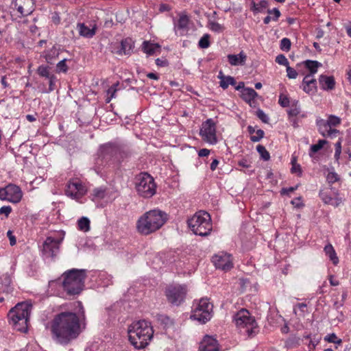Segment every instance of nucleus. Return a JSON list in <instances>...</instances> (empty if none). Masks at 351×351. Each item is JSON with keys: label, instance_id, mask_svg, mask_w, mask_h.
I'll use <instances>...</instances> for the list:
<instances>
[{"label": "nucleus", "instance_id": "obj_1", "mask_svg": "<svg viewBox=\"0 0 351 351\" xmlns=\"http://www.w3.org/2000/svg\"><path fill=\"white\" fill-rule=\"evenodd\" d=\"M52 339L61 345H68L82 332L79 316L73 312L64 311L54 315L49 323Z\"/></svg>", "mask_w": 351, "mask_h": 351}, {"label": "nucleus", "instance_id": "obj_2", "mask_svg": "<svg viewBox=\"0 0 351 351\" xmlns=\"http://www.w3.org/2000/svg\"><path fill=\"white\" fill-rule=\"evenodd\" d=\"M128 338L136 349L145 348L153 337L154 330L150 322L140 320L132 323L128 328Z\"/></svg>", "mask_w": 351, "mask_h": 351}, {"label": "nucleus", "instance_id": "obj_3", "mask_svg": "<svg viewBox=\"0 0 351 351\" xmlns=\"http://www.w3.org/2000/svg\"><path fill=\"white\" fill-rule=\"evenodd\" d=\"M166 214L159 210H152L143 214L137 221L136 228L143 235L159 230L165 223Z\"/></svg>", "mask_w": 351, "mask_h": 351}, {"label": "nucleus", "instance_id": "obj_4", "mask_svg": "<svg viewBox=\"0 0 351 351\" xmlns=\"http://www.w3.org/2000/svg\"><path fill=\"white\" fill-rule=\"evenodd\" d=\"M62 287L69 295H77L84 287V282L87 277L86 269H71L62 274Z\"/></svg>", "mask_w": 351, "mask_h": 351}, {"label": "nucleus", "instance_id": "obj_5", "mask_svg": "<svg viewBox=\"0 0 351 351\" xmlns=\"http://www.w3.org/2000/svg\"><path fill=\"white\" fill-rule=\"evenodd\" d=\"M233 321L240 333L246 335L249 337H254L258 332V327L255 318L245 308L239 311L234 315Z\"/></svg>", "mask_w": 351, "mask_h": 351}, {"label": "nucleus", "instance_id": "obj_6", "mask_svg": "<svg viewBox=\"0 0 351 351\" xmlns=\"http://www.w3.org/2000/svg\"><path fill=\"white\" fill-rule=\"evenodd\" d=\"M188 226L193 232L201 237L210 234L212 231V223L210 215L205 211L196 213L187 221Z\"/></svg>", "mask_w": 351, "mask_h": 351}, {"label": "nucleus", "instance_id": "obj_7", "mask_svg": "<svg viewBox=\"0 0 351 351\" xmlns=\"http://www.w3.org/2000/svg\"><path fill=\"white\" fill-rule=\"evenodd\" d=\"M31 308V305L21 303L16 304L9 312L8 317L16 330L23 332L27 331V322Z\"/></svg>", "mask_w": 351, "mask_h": 351}, {"label": "nucleus", "instance_id": "obj_8", "mask_svg": "<svg viewBox=\"0 0 351 351\" xmlns=\"http://www.w3.org/2000/svg\"><path fill=\"white\" fill-rule=\"evenodd\" d=\"M156 187L154 178L147 173H141L136 178V189L141 196L152 197L156 193Z\"/></svg>", "mask_w": 351, "mask_h": 351}, {"label": "nucleus", "instance_id": "obj_9", "mask_svg": "<svg viewBox=\"0 0 351 351\" xmlns=\"http://www.w3.org/2000/svg\"><path fill=\"white\" fill-rule=\"evenodd\" d=\"M213 305L208 298H202L195 305L191 317L202 324H205L212 317Z\"/></svg>", "mask_w": 351, "mask_h": 351}, {"label": "nucleus", "instance_id": "obj_10", "mask_svg": "<svg viewBox=\"0 0 351 351\" xmlns=\"http://www.w3.org/2000/svg\"><path fill=\"white\" fill-rule=\"evenodd\" d=\"M187 289L185 285H170L165 291V295L169 303L173 305L178 306L184 300Z\"/></svg>", "mask_w": 351, "mask_h": 351}, {"label": "nucleus", "instance_id": "obj_11", "mask_svg": "<svg viewBox=\"0 0 351 351\" xmlns=\"http://www.w3.org/2000/svg\"><path fill=\"white\" fill-rule=\"evenodd\" d=\"M101 153L104 158L111 157L114 162L120 163L130 156L128 149L119 148L112 145H106L101 148Z\"/></svg>", "mask_w": 351, "mask_h": 351}, {"label": "nucleus", "instance_id": "obj_12", "mask_svg": "<svg viewBox=\"0 0 351 351\" xmlns=\"http://www.w3.org/2000/svg\"><path fill=\"white\" fill-rule=\"evenodd\" d=\"M87 192V189L77 178L70 180L65 190V194L73 199L78 200Z\"/></svg>", "mask_w": 351, "mask_h": 351}, {"label": "nucleus", "instance_id": "obj_13", "mask_svg": "<svg viewBox=\"0 0 351 351\" xmlns=\"http://www.w3.org/2000/svg\"><path fill=\"white\" fill-rule=\"evenodd\" d=\"M199 134L208 143L215 145L217 143L215 123L212 119H208L202 123Z\"/></svg>", "mask_w": 351, "mask_h": 351}, {"label": "nucleus", "instance_id": "obj_14", "mask_svg": "<svg viewBox=\"0 0 351 351\" xmlns=\"http://www.w3.org/2000/svg\"><path fill=\"white\" fill-rule=\"evenodd\" d=\"M22 198L21 189L14 184H8L5 188L0 189V199L12 203H18Z\"/></svg>", "mask_w": 351, "mask_h": 351}, {"label": "nucleus", "instance_id": "obj_15", "mask_svg": "<svg viewBox=\"0 0 351 351\" xmlns=\"http://www.w3.org/2000/svg\"><path fill=\"white\" fill-rule=\"evenodd\" d=\"M61 240L48 237L43 244L42 253L45 258H53L60 251Z\"/></svg>", "mask_w": 351, "mask_h": 351}, {"label": "nucleus", "instance_id": "obj_16", "mask_svg": "<svg viewBox=\"0 0 351 351\" xmlns=\"http://www.w3.org/2000/svg\"><path fill=\"white\" fill-rule=\"evenodd\" d=\"M212 262L217 269L228 271L233 267L232 259L230 254L223 252H219L212 258Z\"/></svg>", "mask_w": 351, "mask_h": 351}, {"label": "nucleus", "instance_id": "obj_17", "mask_svg": "<svg viewBox=\"0 0 351 351\" xmlns=\"http://www.w3.org/2000/svg\"><path fill=\"white\" fill-rule=\"evenodd\" d=\"M12 7L17 10L21 16H28L34 10V0H13Z\"/></svg>", "mask_w": 351, "mask_h": 351}, {"label": "nucleus", "instance_id": "obj_18", "mask_svg": "<svg viewBox=\"0 0 351 351\" xmlns=\"http://www.w3.org/2000/svg\"><path fill=\"white\" fill-rule=\"evenodd\" d=\"M316 124L318 127L319 132L322 136L324 137L328 136L330 138H334L340 133L338 130L330 128L328 123H327L324 119H317Z\"/></svg>", "mask_w": 351, "mask_h": 351}, {"label": "nucleus", "instance_id": "obj_19", "mask_svg": "<svg viewBox=\"0 0 351 351\" xmlns=\"http://www.w3.org/2000/svg\"><path fill=\"white\" fill-rule=\"evenodd\" d=\"M97 28V27L95 23H90L89 25H86L84 23H78L76 25V29L80 36L86 38H93L96 34Z\"/></svg>", "mask_w": 351, "mask_h": 351}, {"label": "nucleus", "instance_id": "obj_20", "mask_svg": "<svg viewBox=\"0 0 351 351\" xmlns=\"http://www.w3.org/2000/svg\"><path fill=\"white\" fill-rule=\"evenodd\" d=\"M199 351H219L217 341L212 337L205 336L201 341Z\"/></svg>", "mask_w": 351, "mask_h": 351}, {"label": "nucleus", "instance_id": "obj_21", "mask_svg": "<svg viewBox=\"0 0 351 351\" xmlns=\"http://www.w3.org/2000/svg\"><path fill=\"white\" fill-rule=\"evenodd\" d=\"M302 88L308 94L314 93L316 90V80L311 75H306L302 81Z\"/></svg>", "mask_w": 351, "mask_h": 351}, {"label": "nucleus", "instance_id": "obj_22", "mask_svg": "<svg viewBox=\"0 0 351 351\" xmlns=\"http://www.w3.org/2000/svg\"><path fill=\"white\" fill-rule=\"evenodd\" d=\"M189 18L185 14L180 15L177 23L175 24L174 29L179 30L180 34L183 35L189 29Z\"/></svg>", "mask_w": 351, "mask_h": 351}, {"label": "nucleus", "instance_id": "obj_23", "mask_svg": "<svg viewBox=\"0 0 351 351\" xmlns=\"http://www.w3.org/2000/svg\"><path fill=\"white\" fill-rule=\"evenodd\" d=\"M319 82L324 90H332L335 88V82L332 76L322 75L319 76Z\"/></svg>", "mask_w": 351, "mask_h": 351}, {"label": "nucleus", "instance_id": "obj_24", "mask_svg": "<svg viewBox=\"0 0 351 351\" xmlns=\"http://www.w3.org/2000/svg\"><path fill=\"white\" fill-rule=\"evenodd\" d=\"M247 56L243 52H240L237 55L230 54L228 56V60L229 63L232 66L243 65L245 62Z\"/></svg>", "mask_w": 351, "mask_h": 351}, {"label": "nucleus", "instance_id": "obj_25", "mask_svg": "<svg viewBox=\"0 0 351 351\" xmlns=\"http://www.w3.org/2000/svg\"><path fill=\"white\" fill-rule=\"evenodd\" d=\"M142 49L145 53L151 56L154 55L157 51H160V46L156 43L144 41L142 45Z\"/></svg>", "mask_w": 351, "mask_h": 351}, {"label": "nucleus", "instance_id": "obj_26", "mask_svg": "<svg viewBox=\"0 0 351 351\" xmlns=\"http://www.w3.org/2000/svg\"><path fill=\"white\" fill-rule=\"evenodd\" d=\"M133 49V44L131 39H125L121 41L120 45V49L118 51V53L120 55H128L130 54Z\"/></svg>", "mask_w": 351, "mask_h": 351}, {"label": "nucleus", "instance_id": "obj_27", "mask_svg": "<svg viewBox=\"0 0 351 351\" xmlns=\"http://www.w3.org/2000/svg\"><path fill=\"white\" fill-rule=\"evenodd\" d=\"M257 96V93L252 88H245L241 90V97L247 103H250Z\"/></svg>", "mask_w": 351, "mask_h": 351}, {"label": "nucleus", "instance_id": "obj_28", "mask_svg": "<svg viewBox=\"0 0 351 351\" xmlns=\"http://www.w3.org/2000/svg\"><path fill=\"white\" fill-rule=\"evenodd\" d=\"M324 252L334 265H337L339 263V258L331 244H328L324 247Z\"/></svg>", "mask_w": 351, "mask_h": 351}, {"label": "nucleus", "instance_id": "obj_29", "mask_svg": "<svg viewBox=\"0 0 351 351\" xmlns=\"http://www.w3.org/2000/svg\"><path fill=\"white\" fill-rule=\"evenodd\" d=\"M58 55L59 49L56 46H53L51 49L45 52L44 57L48 63L53 64V61Z\"/></svg>", "mask_w": 351, "mask_h": 351}, {"label": "nucleus", "instance_id": "obj_30", "mask_svg": "<svg viewBox=\"0 0 351 351\" xmlns=\"http://www.w3.org/2000/svg\"><path fill=\"white\" fill-rule=\"evenodd\" d=\"M305 66L309 70L310 74L313 77V74L317 71V68L321 66V64L315 60H306L304 62Z\"/></svg>", "mask_w": 351, "mask_h": 351}, {"label": "nucleus", "instance_id": "obj_31", "mask_svg": "<svg viewBox=\"0 0 351 351\" xmlns=\"http://www.w3.org/2000/svg\"><path fill=\"white\" fill-rule=\"evenodd\" d=\"M79 230L83 232H88L90 230V220L86 217H81L77 221Z\"/></svg>", "mask_w": 351, "mask_h": 351}, {"label": "nucleus", "instance_id": "obj_32", "mask_svg": "<svg viewBox=\"0 0 351 351\" xmlns=\"http://www.w3.org/2000/svg\"><path fill=\"white\" fill-rule=\"evenodd\" d=\"M268 3L265 0H262L258 3H253V10L256 12H263L267 8Z\"/></svg>", "mask_w": 351, "mask_h": 351}, {"label": "nucleus", "instance_id": "obj_33", "mask_svg": "<svg viewBox=\"0 0 351 351\" xmlns=\"http://www.w3.org/2000/svg\"><path fill=\"white\" fill-rule=\"evenodd\" d=\"M219 84L223 89H226L229 85L234 86L236 84V81L233 77L228 75L225 78V80L220 81Z\"/></svg>", "mask_w": 351, "mask_h": 351}, {"label": "nucleus", "instance_id": "obj_34", "mask_svg": "<svg viewBox=\"0 0 351 351\" xmlns=\"http://www.w3.org/2000/svg\"><path fill=\"white\" fill-rule=\"evenodd\" d=\"M256 150L259 153L261 157L264 160H268L270 158L269 153L267 151L263 145H258L256 147Z\"/></svg>", "mask_w": 351, "mask_h": 351}, {"label": "nucleus", "instance_id": "obj_35", "mask_svg": "<svg viewBox=\"0 0 351 351\" xmlns=\"http://www.w3.org/2000/svg\"><path fill=\"white\" fill-rule=\"evenodd\" d=\"M327 143L326 140H319L317 144L312 145L310 149V156H311V153H316L319 150H320L325 144Z\"/></svg>", "mask_w": 351, "mask_h": 351}, {"label": "nucleus", "instance_id": "obj_36", "mask_svg": "<svg viewBox=\"0 0 351 351\" xmlns=\"http://www.w3.org/2000/svg\"><path fill=\"white\" fill-rule=\"evenodd\" d=\"M326 121L328 123L329 126L332 128V127L337 126L341 123V119L335 115H330Z\"/></svg>", "mask_w": 351, "mask_h": 351}, {"label": "nucleus", "instance_id": "obj_37", "mask_svg": "<svg viewBox=\"0 0 351 351\" xmlns=\"http://www.w3.org/2000/svg\"><path fill=\"white\" fill-rule=\"evenodd\" d=\"M210 36L208 34H204L199 41V46L202 49L208 48L210 46L209 41Z\"/></svg>", "mask_w": 351, "mask_h": 351}, {"label": "nucleus", "instance_id": "obj_38", "mask_svg": "<svg viewBox=\"0 0 351 351\" xmlns=\"http://www.w3.org/2000/svg\"><path fill=\"white\" fill-rule=\"evenodd\" d=\"M38 73L42 76L45 77L46 78H49V77L52 76L53 75H51L49 71L48 66L41 65L38 68Z\"/></svg>", "mask_w": 351, "mask_h": 351}, {"label": "nucleus", "instance_id": "obj_39", "mask_svg": "<svg viewBox=\"0 0 351 351\" xmlns=\"http://www.w3.org/2000/svg\"><path fill=\"white\" fill-rule=\"evenodd\" d=\"M210 29L215 32H221L223 30V27L215 21H210L209 23Z\"/></svg>", "mask_w": 351, "mask_h": 351}, {"label": "nucleus", "instance_id": "obj_40", "mask_svg": "<svg viewBox=\"0 0 351 351\" xmlns=\"http://www.w3.org/2000/svg\"><path fill=\"white\" fill-rule=\"evenodd\" d=\"M116 86L117 85L112 86L108 89V91H107L108 96L106 99V103H109L111 101V99L114 97L115 93L117 92Z\"/></svg>", "mask_w": 351, "mask_h": 351}, {"label": "nucleus", "instance_id": "obj_41", "mask_svg": "<svg viewBox=\"0 0 351 351\" xmlns=\"http://www.w3.org/2000/svg\"><path fill=\"white\" fill-rule=\"evenodd\" d=\"M291 41L287 38H284L280 41V49L285 51H289L291 48Z\"/></svg>", "mask_w": 351, "mask_h": 351}, {"label": "nucleus", "instance_id": "obj_42", "mask_svg": "<svg viewBox=\"0 0 351 351\" xmlns=\"http://www.w3.org/2000/svg\"><path fill=\"white\" fill-rule=\"evenodd\" d=\"M278 103L282 107H287L289 106V98L288 96L281 93L279 95Z\"/></svg>", "mask_w": 351, "mask_h": 351}, {"label": "nucleus", "instance_id": "obj_43", "mask_svg": "<svg viewBox=\"0 0 351 351\" xmlns=\"http://www.w3.org/2000/svg\"><path fill=\"white\" fill-rule=\"evenodd\" d=\"M335 158L336 160H339L340 158V155L341 153V139L340 138L335 145Z\"/></svg>", "mask_w": 351, "mask_h": 351}, {"label": "nucleus", "instance_id": "obj_44", "mask_svg": "<svg viewBox=\"0 0 351 351\" xmlns=\"http://www.w3.org/2000/svg\"><path fill=\"white\" fill-rule=\"evenodd\" d=\"M93 195L97 199H103L105 197V190L103 188H96L93 191Z\"/></svg>", "mask_w": 351, "mask_h": 351}, {"label": "nucleus", "instance_id": "obj_45", "mask_svg": "<svg viewBox=\"0 0 351 351\" xmlns=\"http://www.w3.org/2000/svg\"><path fill=\"white\" fill-rule=\"evenodd\" d=\"M319 196L325 204L334 205L333 198L328 196L326 193L320 191Z\"/></svg>", "mask_w": 351, "mask_h": 351}, {"label": "nucleus", "instance_id": "obj_46", "mask_svg": "<svg viewBox=\"0 0 351 351\" xmlns=\"http://www.w3.org/2000/svg\"><path fill=\"white\" fill-rule=\"evenodd\" d=\"M264 131L263 130H258L256 131V135L252 136L250 139L252 142H258L264 136Z\"/></svg>", "mask_w": 351, "mask_h": 351}, {"label": "nucleus", "instance_id": "obj_47", "mask_svg": "<svg viewBox=\"0 0 351 351\" xmlns=\"http://www.w3.org/2000/svg\"><path fill=\"white\" fill-rule=\"evenodd\" d=\"M339 179V176L335 172H329L326 177V180L329 184H333L338 181Z\"/></svg>", "mask_w": 351, "mask_h": 351}, {"label": "nucleus", "instance_id": "obj_48", "mask_svg": "<svg viewBox=\"0 0 351 351\" xmlns=\"http://www.w3.org/2000/svg\"><path fill=\"white\" fill-rule=\"evenodd\" d=\"M276 62L277 63H278L279 64H280V65H285L286 66H289V61H288V60L282 54H280V55H278V56H276Z\"/></svg>", "mask_w": 351, "mask_h": 351}, {"label": "nucleus", "instance_id": "obj_49", "mask_svg": "<svg viewBox=\"0 0 351 351\" xmlns=\"http://www.w3.org/2000/svg\"><path fill=\"white\" fill-rule=\"evenodd\" d=\"M66 59H63L57 64V69L58 71L63 73H66L67 71L68 67L66 64Z\"/></svg>", "mask_w": 351, "mask_h": 351}, {"label": "nucleus", "instance_id": "obj_50", "mask_svg": "<svg viewBox=\"0 0 351 351\" xmlns=\"http://www.w3.org/2000/svg\"><path fill=\"white\" fill-rule=\"evenodd\" d=\"M287 77L289 79H295L298 76V72L292 67L287 66Z\"/></svg>", "mask_w": 351, "mask_h": 351}, {"label": "nucleus", "instance_id": "obj_51", "mask_svg": "<svg viewBox=\"0 0 351 351\" xmlns=\"http://www.w3.org/2000/svg\"><path fill=\"white\" fill-rule=\"evenodd\" d=\"M295 158H293L291 161L292 163V168H291V172L293 173H298V175L300 176L302 175V169L300 165L294 163Z\"/></svg>", "mask_w": 351, "mask_h": 351}, {"label": "nucleus", "instance_id": "obj_52", "mask_svg": "<svg viewBox=\"0 0 351 351\" xmlns=\"http://www.w3.org/2000/svg\"><path fill=\"white\" fill-rule=\"evenodd\" d=\"M256 115L263 122H268L269 118L267 115L262 110H258L256 112Z\"/></svg>", "mask_w": 351, "mask_h": 351}, {"label": "nucleus", "instance_id": "obj_53", "mask_svg": "<svg viewBox=\"0 0 351 351\" xmlns=\"http://www.w3.org/2000/svg\"><path fill=\"white\" fill-rule=\"evenodd\" d=\"M267 12L269 14L274 15V16L272 17V19L274 21H277L280 16V12L279 11V10L277 8H274L272 10H268Z\"/></svg>", "mask_w": 351, "mask_h": 351}, {"label": "nucleus", "instance_id": "obj_54", "mask_svg": "<svg viewBox=\"0 0 351 351\" xmlns=\"http://www.w3.org/2000/svg\"><path fill=\"white\" fill-rule=\"evenodd\" d=\"M12 212V208L10 206H4L0 208V215H5L6 217Z\"/></svg>", "mask_w": 351, "mask_h": 351}, {"label": "nucleus", "instance_id": "obj_55", "mask_svg": "<svg viewBox=\"0 0 351 351\" xmlns=\"http://www.w3.org/2000/svg\"><path fill=\"white\" fill-rule=\"evenodd\" d=\"M7 236L9 238L10 245H14L16 243V240L15 237L13 235L12 231L8 230L7 232Z\"/></svg>", "mask_w": 351, "mask_h": 351}, {"label": "nucleus", "instance_id": "obj_56", "mask_svg": "<svg viewBox=\"0 0 351 351\" xmlns=\"http://www.w3.org/2000/svg\"><path fill=\"white\" fill-rule=\"evenodd\" d=\"M298 188V186H295L294 187H289V188H283L281 190V194L282 195H289V193L293 192L295 190H296Z\"/></svg>", "mask_w": 351, "mask_h": 351}, {"label": "nucleus", "instance_id": "obj_57", "mask_svg": "<svg viewBox=\"0 0 351 351\" xmlns=\"http://www.w3.org/2000/svg\"><path fill=\"white\" fill-rule=\"evenodd\" d=\"M48 79H49V91H52L54 90L56 77L53 75L52 76L49 77Z\"/></svg>", "mask_w": 351, "mask_h": 351}, {"label": "nucleus", "instance_id": "obj_58", "mask_svg": "<svg viewBox=\"0 0 351 351\" xmlns=\"http://www.w3.org/2000/svg\"><path fill=\"white\" fill-rule=\"evenodd\" d=\"M337 339V335L335 333H332L326 336L324 340L330 343H333V341H335V340Z\"/></svg>", "mask_w": 351, "mask_h": 351}, {"label": "nucleus", "instance_id": "obj_59", "mask_svg": "<svg viewBox=\"0 0 351 351\" xmlns=\"http://www.w3.org/2000/svg\"><path fill=\"white\" fill-rule=\"evenodd\" d=\"M51 19H52V21L56 25H58L60 23V17L58 13H57V12H54L53 14V15L51 16Z\"/></svg>", "mask_w": 351, "mask_h": 351}, {"label": "nucleus", "instance_id": "obj_60", "mask_svg": "<svg viewBox=\"0 0 351 351\" xmlns=\"http://www.w3.org/2000/svg\"><path fill=\"white\" fill-rule=\"evenodd\" d=\"M210 154V150L208 149H201L198 152V156L200 157H204L208 156Z\"/></svg>", "mask_w": 351, "mask_h": 351}, {"label": "nucleus", "instance_id": "obj_61", "mask_svg": "<svg viewBox=\"0 0 351 351\" xmlns=\"http://www.w3.org/2000/svg\"><path fill=\"white\" fill-rule=\"evenodd\" d=\"M239 165L242 167L248 168L250 167V163L246 159H242L238 162Z\"/></svg>", "mask_w": 351, "mask_h": 351}, {"label": "nucleus", "instance_id": "obj_62", "mask_svg": "<svg viewBox=\"0 0 351 351\" xmlns=\"http://www.w3.org/2000/svg\"><path fill=\"white\" fill-rule=\"evenodd\" d=\"M156 64L160 66H165L167 65V60H163L160 58H157L156 60Z\"/></svg>", "mask_w": 351, "mask_h": 351}, {"label": "nucleus", "instance_id": "obj_63", "mask_svg": "<svg viewBox=\"0 0 351 351\" xmlns=\"http://www.w3.org/2000/svg\"><path fill=\"white\" fill-rule=\"evenodd\" d=\"M219 165V160L217 159H214L210 164V169L212 171H215Z\"/></svg>", "mask_w": 351, "mask_h": 351}, {"label": "nucleus", "instance_id": "obj_64", "mask_svg": "<svg viewBox=\"0 0 351 351\" xmlns=\"http://www.w3.org/2000/svg\"><path fill=\"white\" fill-rule=\"evenodd\" d=\"M300 112L298 108L291 109L289 111V114L291 116H297Z\"/></svg>", "mask_w": 351, "mask_h": 351}]
</instances>
